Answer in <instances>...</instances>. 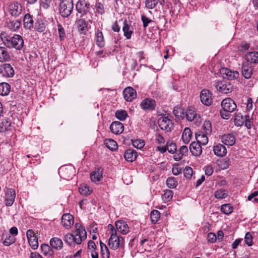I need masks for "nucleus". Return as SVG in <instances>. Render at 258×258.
<instances>
[{
	"mask_svg": "<svg viewBox=\"0 0 258 258\" xmlns=\"http://www.w3.org/2000/svg\"><path fill=\"white\" fill-rule=\"evenodd\" d=\"M75 228L74 234L67 233L64 237V242L69 245H72L73 243L80 244L87 238L86 230L80 223H76Z\"/></svg>",
	"mask_w": 258,
	"mask_h": 258,
	"instance_id": "nucleus-1",
	"label": "nucleus"
},
{
	"mask_svg": "<svg viewBox=\"0 0 258 258\" xmlns=\"http://www.w3.org/2000/svg\"><path fill=\"white\" fill-rule=\"evenodd\" d=\"M108 228L110 234V237L108 240L109 247L113 250H116L119 247L124 246V239L122 237L117 234V233L113 226L108 225Z\"/></svg>",
	"mask_w": 258,
	"mask_h": 258,
	"instance_id": "nucleus-2",
	"label": "nucleus"
},
{
	"mask_svg": "<svg viewBox=\"0 0 258 258\" xmlns=\"http://www.w3.org/2000/svg\"><path fill=\"white\" fill-rule=\"evenodd\" d=\"M4 44L9 48H15L20 50L24 46V40L22 37L18 34H15L13 36H8L3 40Z\"/></svg>",
	"mask_w": 258,
	"mask_h": 258,
	"instance_id": "nucleus-3",
	"label": "nucleus"
},
{
	"mask_svg": "<svg viewBox=\"0 0 258 258\" xmlns=\"http://www.w3.org/2000/svg\"><path fill=\"white\" fill-rule=\"evenodd\" d=\"M74 9L73 0H61L59 5V12L63 17H68Z\"/></svg>",
	"mask_w": 258,
	"mask_h": 258,
	"instance_id": "nucleus-4",
	"label": "nucleus"
},
{
	"mask_svg": "<svg viewBox=\"0 0 258 258\" xmlns=\"http://www.w3.org/2000/svg\"><path fill=\"white\" fill-rule=\"evenodd\" d=\"M158 123L160 128L166 132H171L173 129V123L168 116H161L158 120Z\"/></svg>",
	"mask_w": 258,
	"mask_h": 258,
	"instance_id": "nucleus-5",
	"label": "nucleus"
},
{
	"mask_svg": "<svg viewBox=\"0 0 258 258\" xmlns=\"http://www.w3.org/2000/svg\"><path fill=\"white\" fill-rule=\"evenodd\" d=\"M216 89L224 94L230 93L232 90V85L225 81H217L215 84Z\"/></svg>",
	"mask_w": 258,
	"mask_h": 258,
	"instance_id": "nucleus-6",
	"label": "nucleus"
},
{
	"mask_svg": "<svg viewBox=\"0 0 258 258\" xmlns=\"http://www.w3.org/2000/svg\"><path fill=\"white\" fill-rule=\"evenodd\" d=\"M23 7L22 5L19 2L12 3L8 8L9 14L13 17H17L19 16L22 12Z\"/></svg>",
	"mask_w": 258,
	"mask_h": 258,
	"instance_id": "nucleus-7",
	"label": "nucleus"
},
{
	"mask_svg": "<svg viewBox=\"0 0 258 258\" xmlns=\"http://www.w3.org/2000/svg\"><path fill=\"white\" fill-rule=\"evenodd\" d=\"M220 72L224 78L229 80L236 79L239 77V73L237 71H232L228 68H221Z\"/></svg>",
	"mask_w": 258,
	"mask_h": 258,
	"instance_id": "nucleus-8",
	"label": "nucleus"
},
{
	"mask_svg": "<svg viewBox=\"0 0 258 258\" xmlns=\"http://www.w3.org/2000/svg\"><path fill=\"white\" fill-rule=\"evenodd\" d=\"M221 105L224 111L231 112L234 111L237 107L235 102L230 98L223 99L221 102Z\"/></svg>",
	"mask_w": 258,
	"mask_h": 258,
	"instance_id": "nucleus-9",
	"label": "nucleus"
},
{
	"mask_svg": "<svg viewBox=\"0 0 258 258\" xmlns=\"http://www.w3.org/2000/svg\"><path fill=\"white\" fill-rule=\"evenodd\" d=\"M74 223L73 216L70 214H64L61 217V223L67 229H70Z\"/></svg>",
	"mask_w": 258,
	"mask_h": 258,
	"instance_id": "nucleus-10",
	"label": "nucleus"
},
{
	"mask_svg": "<svg viewBox=\"0 0 258 258\" xmlns=\"http://www.w3.org/2000/svg\"><path fill=\"white\" fill-rule=\"evenodd\" d=\"M200 98L201 102L207 106L210 105L212 102L211 94L208 90L203 89L201 91Z\"/></svg>",
	"mask_w": 258,
	"mask_h": 258,
	"instance_id": "nucleus-11",
	"label": "nucleus"
},
{
	"mask_svg": "<svg viewBox=\"0 0 258 258\" xmlns=\"http://www.w3.org/2000/svg\"><path fill=\"white\" fill-rule=\"evenodd\" d=\"M124 99L127 101H132L137 97V93L135 89L131 87L125 88L123 91Z\"/></svg>",
	"mask_w": 258,
	"mask_h": 258,
	"instance_id": "nucleus-12",
	"label": "nucleus"
},
{
	"mask_svg": "<svg viewBox=\"0 0 258 258\" xmlns=\"http://www.w3.org/2000/svg\"><path fill=\"white\" fill-rule=\"evenodd\" d=\"M116 232L122 234H126L129 232V227L126 223L123 221H117L115 223Z\"/></svg>",
	"mask_w": 258,
	"mask_h": 258,
	"instance_id": "nucleus-13",
	"label": "nucleus"
},
{
	"mask_svg": "<svg viewBox=\"0 0 258 258\" xmlns=\"http://www.w3.org/2000/svg\"><path fill=\"white\" fill-rule=\"evenodd\" d=\"M156 103L154 100L149 98L144 99L141 103V107L144 110H153L155 109Z\"/></svg>",
	"mask_w": 258,
	"mask_h": 258,
	"instance_id": "nucleus-14",
	"label": "nucleus"
},
{
	"mask_svg": "<svg viewBox=\"0 0 258 258\" xmlns=\"http://www.w3.org/2000/svg\"><path fill=\"white\" fill-rule=\"evenodd\" d=\"M110 129L113 133L118 135L122 133L124 130V126L121 122L115 121L110 124Z\"/></svg>",
	"mask_w": 258,
	"mask_h": 258,
	"instance_id": "nucleus-15",
	"label": "nucleus"
},
{
	"mask_svg": "<svg viewBox=\"0 0 258 258\" xmlns=\"http://www.w3.org/2000/svg\"><path fill=\"white\" fill-rule=\"evenodd\" d=\"M16 197L15 191L12 188H9L6 194L5 202L7 206H11L15 201Z\"/></svg>",
	"mask_w": 258,
	"mask_h": 258,
	"instance_id": "nucleus-16",
	"label": "nucleus"
},
{
	"mask_svg": "<svg viewBox=\"0 0 258 258\" xmlns=\"http://www.w3.org/2000/svg\"><path fill=\"white\" fill-rule=\"evenodd\" d=\"M189 150L191 154L195 156H200L202 153L201 145L196 142H193L190 144Z\"/></svg>",
	"mask_w": 258,
	"mask_h": 258,
	"instance_id": "nucleus-17",
	"label": "nucleus"
},
{
	"mask_svg": "<svg viewBox=\"0 0 258 258\" xmlns=\"http://www.w3.org/2000/svg\"><path fill=\"white\" fill-rule=\"evenodd\" d=\"M221 141L225 145L232 146L235 143V138L232 134H225L221 136Z\"/></svg>",
	"mask_w": 258,
	"mask_h": 258,
	"instance_id": "nucleus-18",
	"label": "nucleus"
},
{
	"mask_svg": "<svg viewBox=\"0 0 258 258\" xmlns=\"http://www.w3.org/2000/svg\"><path fill=\"white\" fill-rule=\"evenodd\" d=\"M3 75L7 77H12L14 75V70L9 63H5L1 67Z\"/></svg>",
	"mask_w": 258,
	"mask_h": 258,
	"instance_id": "nucleus-19",
	"label": "nucleus"
},
{
	"mask_svg": "<svg viewBox=\"0 0 258 258\" xmlns=\"http://www.w3.org/2000/svg\"><path fill=\"white\" fill-rule=\"evenodd\" d=\"M50 244L51 247L56 250L61 249L63 246V242L61 239L56 237L51 238Z\"/></svg>",
	"mask_w": 258,
	"mask_h": 258,
	"instance_id": "nucleus-20",
	"label": "nucleus"
},
{
	"mask_svg": "<svg viewBox=\"0 0 258 258\" xmlns=\"http://www.w3.org/2000/svg\"><path fill=\"white\" fill-rule=\"evenodd\" d=\"M213 151L216 156L219 157H223L227 153V150L225 147L220 144L213 147Z\"/></svg>",
	"mask_w": 258,
	"mask_h": 258,
	"instance_id": "nucleus-21",
	"label": "nucleus"
},
{
	"mask_svg": "<svg viewBox=\"0 0 258 258\" xmlns=\"http://www.w3.org/2000/svg\"><path fill=\"white\" fill-rule=\"evenodd\" d=\"M242 74L245 79H249L252 74V68L249 63L243 64L242 68Z\"/></svg>",
	"mask_w": 258,
	"mask_h": 258,
	"instance_id": "nucleus-22",
	"label": "nucleus"
},
{
	"mask_svg": "<svg viewBox=\"0 0 258 258\" xmlns=\"http://www.w3.org/2000/svg\"><path fill=\"white\" fill-rule=\"evenodd\" d=\"M123 24V26L122 27V31L123 32L124 36L127 39H130L133 34V28L128 24L126 20H124Z\"/></svg>",
	"mask_w": 258,
	"mask_h": 258,
	"instance_id": "nucleus-23",
	"label": "nucleus"
},
{
	"mask_svg": "<svg viewBox=\"0 0 258 258\" xmlns=\"http://www.w3.org/2000/svg\"><path fill=\"white\" fill-rule=\"evenodd\" d=\"M245 59L250 63H256L258 62V52L253 51L246 53Z\"/></svg>",
	"mask_w": 258,
	"mask_h": 258,
	"instance_id": "nucleus-24",
	"label": "nucleus"
},
{
	"mask_svg": "<svg viewBox=\"0 0 258 258\" xmlns=\"http://www.w3.org/2000/svg\"><path fill=\"white\" fill-rule=\"evenodd\" d=\"M164 0H145V5L146 7L149 9H153L158 4L163 5Z\"/></svg>",
	"mask_w": 258,
	"mask_h": 258,
	"instance_id": "nucleus-25",
	"label": "nucleus"
},
{
	"mask_svg": "<svg viewBox=\"0 0 258 258\" xmlns=\"http://www.w3.org/2000/svg\"><path fill=\"white\" fill-rule=\"evenodd\" d=\"M137 156V152L131 149L126 150L124 154L125 159L130 162L134 161L136 159Z\"/></svg>",
	"mask_w": 258,
	"mask_h": 258,
	"instance_id": "nucleus-26",
	"label": "nucleus"
},
{
	"mask_svg": "<svg viewBox=\"0 0 258 258\" xmlns=\"http://www.w3.org/2000/svg\"><path fill=\"white\" fill-rule=\"evenodd\" d=\"M46 21L39 18L35 24V28L39 32H43L46 29Z\"/></svg>",
	"mask_w": 258,
	"mask_h": 258,
	"instance_id": "nucleus-27",
	"label": "nucleus"
},
{
	"mask_svg": "<svg viewBox=\"0 0 258 258\" xmlns=\"http://www.w3.org/2000/svg\"><path fill=\"white\" fill-rule=\"evenodd\" d=\"M24 27L28 29H30L33 26V20L32 16L29 14L25 15L23 19Z\"/></svg>",
	"mask_w": 258,
	"mask_h": 258,
	"instance_id": "nucleus-28",
	"label": "nucleus"
},
{
	"mask_svg": "<svg viewBox=\"0 0 258 258\" xmlns=\"http://www.w3.org/2000/svg\"><path fill=\"white\" fill-rule=\"evenodd\" d=\"M90 178L95 183L100 181L102 178V171L99 169L93 171L90 174Z\"/></svg>",
	"mask_w": 258,
	"mask_h": 258,
	"instance_id": "nucleus-29",
	"label": "nucleus"
},
{
	"mask_svg": "<svg viewBox=\"0 0 258 258\" xmlns=\"http://www.w3.org/2000/svg\"><path fill=\"white\" fill-rule=\"evenodd\" d=\"M21 24V21L19 20H12L7 23V27L12 31H16L19 29Z\"/></svg>",
	"mask_w": 258,
	"mask_h": 258,
	"instance_id": "nucleus-30",
	"label": "nucleus"
},
{
	"mask_svg": "<svg viewBox=\"0 0 258 258\" xmlns=\"http://www.w3.org/2000/svg\"><path fill=\"white\" fill-rule=\"evenodd\" d=\"M2 239H4L3 243L5 246H9L15 242L16 239L14 236L10 234H3Z\"/></svg>",
	"mask_w": 258,
	"mask_h": 258,
	"instance_id": "nucleus-31",
	"label": "nucleus"
},
{
	"mask_svg": "<svg viewBox=\"0 0 258 258\" xmlns=\"http://www.w3.org/2000/svg\"><path fill=\"white\" fill-rule=\"evenodd\" d=\"M206 134L204 133L199 134H196V138L197 143H200L201 145H206L208 142V136Z\"/></svg>",
	"mask_w": 258,
	"mask_h": 258,
	"instance_id": "nucleus-32",
	"label": "nucleus"
},
{
	"mask_svg": "<svg viewBox=\"0 0 258 258\" xmlns=\"http://www.w3.org/2000/svg\"><path fill=\"white\" fill-rule=\"evenodd\" d=\"M10 58L7 48L5 47H0V62L8 61Z\"/></svg>",
	"mask_w": 258,
	"mask_h": 258,
	"instance_id": "nucleus-33",
	"label": "nucleus"
},
{
	"mask_svg": "<svg viewBox=\"0 0 258 258\" xmlns=\"http://www.w3.org/2000/svg\"><path fill=\"white\" fill-rule=\"evenodd\" d=\"M96 44L97 46L101 48L103 47L105 45V42L103 35L102 32L98 29L96 33Z\"/></svg>",
	"mask_w": 258,
	"mask_h": 258,
	"instance_id": "nucleus-34",
	"label": "nucleus"
},
{
	"mask_svg": "<svg viewBox=\"0 0 258 258\" xmlns=\"http://www.w3.org/2000/svg\"><path fill=\"white\" fill-rule=\"evenodd\" d=\"M62 175L63 178L67 180L72 178L74 175V169L72 168H62L61 169Z\"/></svg>",
	"mask_w": 258,
	"mask_h": 258,
	"instance_id": "nucleus-35",
	"label": "nucleus"
},
{
	"mask_svg": "<svg viewBox=\"0 0 258 258\" xmlns=\"http://www.w3.org/2000/svg\"><path fill=\"white\" fill-rule=\"evenodd\" d=\"M191 132L189 128L185 127L182 135L183 142L185 144H188L191 140Z\"/></svg>",
	"mask_w": 258,
	"mask_h": 258,
	"instance_id": "nucleus-36",
	"label": "nucleus"
},
{
	"mask_svg": "<svg viewBox=\"0 0 258 258\" xmlns=\"http://www.w3.org/2000/svg\"><path fill=\"white\" fill-rule=\"evenodd\" d=\"M11 86L7 83H0V95L2 96L7 95L10 92Z\"/></svg>",
	"mask_w": 258,
	"mask_h": 258,
	"instance_id": "nucleus-37",
	"label": "nucleus"
},
{
	"mask_svg": "<svg viewBox=\"0 0 258 258\" xmlns=\"http://www.w3.org/2000/svg\"><path fill=\"white\" fill-rule=\"evenodd\" d=\"M11 121L10 118H5L0 123V132H4L8 130L9 127L11 126Z\"/></svg>",
	"mask_w": 258,
	"mask_h": 258,
	"instance_id": "nucleus-38",
	"label": "nucleus"
},
{
	"mask_svg": "<svg viewBox=\"0 0 258 258\" xmlns=\"http://www.w3.org/2000/svg\"><path fill=\"white\" fill-rule=\"evenodd\" d=\"M173 113L178 119H183L184 117V111L183 108L180 106L174 107Z\"/></svg>",
	"mask_w": 258,
	"mask_h": 258,
	"instance_id": "nucleus-39",
	"label": "nucleus"
},
{
	"mask_svg": "<svg viewBox=\"0 0 258 258\" xmlns=\"http://www.w3.org/2000/svg\"><path fill=\"white\" fill-rule=\"evenodd\" d=\"M41 248L43 254L48 256L52 255L53 251L52 249V247H50L48 244H42L41 246Z\"/></svg>",
	"mask_w": 258,
	"mask_h": 258,
	"instance_id": "nucleus-40",
	"label": "nucleus"
},
{
	"mask_svg": "<svg viewBox=\"0 0 258 258\" xmlns=\"http://www.w3.org/2000/svg\"><path fill=\"white\" fill-rule=\"evenodd\" d=\"M101 254L102 258H109V251L107 246L101 241H100Z\"/></svg>",
	"mask_w": 258,
	"mask_h": 258,
	"instance_id": "nucleus-41",
	"label": "nucleus"
},
{
	"mask_svg": "<svg viewBox=\"0 0 258 258\" xmlns=\"http://www.w3.org/2000/svg\"><path fill=\"white\" fill-rule=\"evenodd\" d=\"M196 113L192 108H188L185 112V116L188 121H192L196 117Z\"/></svg>",
	"mask_w": 258,
	"mask_h": 258,
	"instance_id": "nucleus-42",
	"label": "nucleus"
},
{
	"mask_svg": "<svg viewBox=\"0 0 258 258\" xmlns=\"http://www.w3.org/2000/svg\"><path fill=\"white\" fill-rule=\"evenodd\" d=\"M244 121H245V115L243 116L240 113L235 114L234 122L236 125L241 126L243 124Z\"/></svg>",
	"mask_w": 258,
	"mask_h": 258,
	"instance_id": "nucleus-43",
	"label": "nucleus"
},
{
	"mask_svg": "<svg viewBox=\"0 0 258 258\" xmlns=\"http://www.w3.org/2000/svg\"><path fill=\"white\" fill-rule=\"evenodd\" d=\"M105 144L106 147L111 151H114L117 148V143L112 139L106 140Z\"/></svg>",
	"mask_w": 258,
	"mask_h": 258,
	"instance_id": "nucleus-44",
	"label": "nucleus"
},
{
	"mask_svg": "<svg viewBox=\"0 0 258 258\" xmlns=\"http://www.w3.org/2000/svg\"><path fill=\"white\" fill-rule=\"evenodd\" d=\"M228 196L227 191L225 189H220L214 192V196L216 199H223Z\"/></svg>",
	"mask_w": 258,
	"mask_h": 258,
	"instance_id": "nucleus-45",
	"label": "nucleus"
},
{
	"mask_svg": "<svg viewBox=\"0 0 258 258\" xmlns=\"http://www.w3.org/2000/svg\"><path fill=\"white\" fill-rule=\"evenodd\" d=\"M203 128L205 134L211 135L212 132V124L210 120H205L203 124Z\"/></svg>",
	"mask_w": 258,
	"mask_h": 258,
	"instance_id": "nucleus-46",
	"label": "nucleus"
},
{
	"mask_svg": "<svg viewBox=\"0 0 258 258\" xmlns=\"http://www.w3.org/2000/svg\"><path fill=\"white\" fill-rule=\"evenodd\" d=\"M166 184L168 187L173 188L177 186L178 182L175 177H169L166 180Z\"/></svg>",
	"mask_w": 258,
	"mask_h": 258,
	"instance_id": "nucleus-47",
	"label": "nucleus"
},
{
	"mask_svg": "<svg viewBox=\"0 0 258 258\" xmlns=\"http://www.w3.org/2000/svg\"><path fill=\"white\" fill-rule=\"evenodd\" d=\"M221 211L226 215H229L233 212V207L229 204L222 205L221 207Z\"/></svg>",
	"mask_w": 258,
	"mask_h": 258,
	"instance_id": "nucleus-48",
	"label": "nucleus"
},
{
	"mask_svg": "<svg viewBox=\"0 0 258 258\" xmlns=\"http://www.w3.org/2000/svg\"><path fill=\"white\" fill-rule=\"evenodd\" d=\"M160 217V213L158 210H153L151 212L150 218L152 223H156Z\"/></svg>",
	"mask_w": 258,
	"mask_h": 258,
	"instance_id": "nucleus-49",
	"label": "nucleus"
},
{
	"mask_svg": "<svg viewBox=\"0 0 258 258\" xmlns=\"http://www.w3.org/2000/svg\"><path fill=\"white\" fill-rule=\"evenodd\" d=\"M115 116L120 120H124L127 116V113L124 110H117L115 112Z\"/></svg>",
	"mask_w": 258,
	"mask_h": 258,
	"instance_id": "nucleus-50",
	"label": "nucleus"
},
{
	"mask_svg": "<svg viewBox=\"0 0 258 258\" xmlns=\"http://www.w3.org/2000/svg\"><path fill=\"white\" fill-rule=\"evenodd\" d=\"M173 197V191L170 189H166L164 191L162 196V199L165 202L170 201Z\"/></svg>",
	"mask_w": 258,
	"mask_h": 258,
	"instance_id": "nucleus-51",
	"label": "nucleus"
},
{
	"mask_svg": "<svg viewBox=\"0 0 258 258\" xmlns=\"http://www.w3.org/2000/svg\"><path fill=\"white\" fill-rule=\"evenodd\" d=\"M79 192L82 195H88L91 194V190L89 187L86 184H82L79 187Z\"/></svg>",
	"mask_w": 258,
	"mask_h": 258,
	"instance_id": "nucleus-52",
	"label": "nucleus"
},
{
	"mask_svg": "<svg viewBox=\"0 0 258 258\" xmlns=\"http://www.w3.org/2000/svg\"><path fill=\"white\" fill-rule=\"evenodd\" d=\"M86 5L87 4L85 3L84 1L79 0L76 4V8L79 13H82L85 10V7Z\"/></svg>",
	"mask_w": 258,
	"mask_h": 258,
	"instance_id": "nucleus-53",
	"label": "nucleus"
},
{
	"mask_svg": "<svg viewBox=\"0 0 258 258\" xmlns=\"http://www.w3.org/2000/svg\"><path fill=\"white\" fill-rule=\"evenodd\" d=\"M166 146L167 150L170 153L173 154L176 150V144L172 142L169 141H167L166 143Z\"/></svg>",
	"mask_w": 258,
	"mask_h": 258,
	"instance_id": "nucleus-54",
	"label": "nucleus"
},
{
	"mask_svg": "<svg viewBox=\"0 0 258 258\" xmlns=\"http://www.w3.org/2000/svg\"><path fill=\"white\" fill-rule=\"evenodd\" d=\"M30 246L33 249H37L38 247V238L37 237H32L28 239Z\"/></svg>",
	"mask_w": 258,
	"mask_h": 258,
	"instance_id": "nucleus-55",
	"label": "nucleus"
},
{
	"mask_svg": "<svg viewBox=\"0 0 258 258\" xmlns=\"http://www.w3.org/2000/svg\"><path fill=\"white\" fill-rule=\"evenodd\" d=\"M133 146L137 149H142L145 146V142L142 140H136L132 141Z\"/></svg>",
	"mask_w": 258,
	"mask_h": 258,
	"instance_id": "nucleus-56",
	"label": "nucleus"
},
{
	"mask_svg": "<svg viewBox=\"0 0 258 258\" xmlns=\"http://www.w3.org/2000/svg\"><path fill=\"white\" fill-rule=\"evenodd\" d=\"M183 174L187 179H190L192 175V169L189 166H186L183 170Z\"/></svg>",
	"mask_w": 258,
	"mask_h": 258,
	"instance_id": "nucleus-57",
	"label": "nucleus"
},
{
	"mask_svg": "<svg viewBox=\"0 0 258 258\" xmlns=\"http://www.w3.org/2000/svg\"><path fill=\"white\" fill-rule=\"evenodd\" d=\"M245 242L248 246H251L252 244V237L249 232H247L245 234Z\"/></svg>",
	"mask_w": 258,
	"mask_h": 258,
	"instance_id": "nucleus-58",
	"label": "nucleus"
},
{
	"mask_svg": "<svg viewBox=\"0 0 258 258\" xmlns=\"http://www.w3.org/2000/svg\"><path fill=\"white\" fill-rule=\"evenodd\" d=\"M77 24L80 30L84 31L87 28V25L84 20L80 19L77 22Z\"/></svg>",
	"mask_w": 258,
	"mask_h": 258,
	"instance_id": "nucleus-59",
	"label": "nucleus"
},
{
	"mask_svg": "<svg viewBox=\"0 0 258 258\" xmlns=\"http://www.w3.org/2000/svg\"><path fill=\"white\" fill-rule=\"evenodd\" d=\"M58 31L60 40H63L65 37L66 34L64 29L60 25L58 26Z\"/></svg>",
	"mask_w": 258,
	"mask_h": 258,
	"instance_id": "nucleus-60",
	"label": "nucleus"
},
{
	"mask_svg": "<svg viewBox=\"0 0 258 258\" xmlns=\"http://www.w3.org/2000/svg\"><path fill=\"white\" fill-rule=\"evenodd\" d=\"M40 5L43 8L47 9L50 7L51 0H40Z\"/></svg>",
	"mask_w": 258,
	"mask_h": 258,
	"instance_id": "nucleus-61",
	"label": "nucleus"
},
{
	"mask_svg": "<svg viewBox=\"0 0 258 258\" xmlns=\"http://www.w3.org/2000/svg\"><path fill=\"white\" fill-rule=\"evenodd\" d=\"M213 168L211 165L207 166L205 167V174L208 176H210L213 173Z\"/></svg>",
	"mask_w": 258,
	"mask_h": 258,
	"instance_id": "nucleus-62",
	"label": "nucleus"
},
{
	"mask_svg": "<svg viewBox=\"0 0 258 258\" xmlns=\"http://www.w3.org/2000/svg\"><path fill=\"white\" fill-rule=\"evenodd\" d=\"M217 239L216 235L214 233L210 232L208 234V241L211 243L214 242Z\"/></svg>",
	"mask_w": 258,
	"mask_h": 258,
	"instance_id": "nucleus-63",
	"label": "nucleus"
},
{
	"mask_svg": "<svg viewBox=\"0 0 258 258\" xmlns=\"http://www.w3.org/2000/svg\"><path fill=\"white\" fill-rule=\"evenodd\" d=\"M141 18L143 23V27L144 28H146L148 26V24L152 21L151 20L149 19L144 15L142 16Z\"/></svg>",
	"mask_w": 258,
	"mask_h": 258,
	"instance_id": "nucleus-64",
	"label": "nucleus"
}]
</instances>
